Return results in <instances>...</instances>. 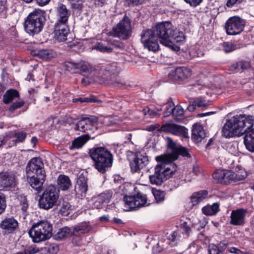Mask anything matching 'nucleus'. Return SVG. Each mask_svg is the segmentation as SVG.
I'll list each match as a JSON object with an SVG mask.
<instances>
[{"mask_svg": "<svg viewBox=\"0 0 254 254\" xmlns=\"http://www.w3.org/2000/svg\"><path fill=\"white\" fill-rule=\"evenodd\" d=\"M24 104V101L23 100L16 101L15 102H13V103L11 104V105H10V106L9 107L8 110L9 112L12 113L15 110L19 109L20 108L23 107Z\"/></svg>", "mask_w": 254, "mask_h": 254, "instance_id": "obj_46", "label": "nucleus"}, {"mask_svg": "<svg viewBox=\"0 0 254 254\" xmlns=\"http://www.w3.org/2000/svg\"><path fill=\"white\" fill-rule=\"evenodd\" d=\"M155 161L160 163L157 165H162V167L164 168H169L170 169L172 167V164H176L174 163V160L171 157L170 153L168 155H160L155 157Z\"/></svg>", "mask_w": 254, "mask_h": 254, "instance_id": "obj_32", "label": "nucleus"}, {"mask_svg": "<svg viewBox=\"0 0 254 254\" xmlns=\"http://www.w3.org/2000/svg\"><path fill=\"white\" fill-rule=\"evenodd\" d=\"M77 64L72 62L66 61L64 63L65 69L72 73H77Z\"/></svg>", "mask_w": 254, "mask_h": 254, "instance_id": "obj_43", "label": "nucleus"}, {"mask_svg": "<svg viewBox=\"0 0 254 254\" xmlns=\"http://www.w3.org/2000/svg\"><path fill=\"white\" fill-rule=\"evenodd\" d=\"M90 139V136L88 134H84L78 136L73 140L71 145L69 146V149L70 150L74 149H79L85 145L87 141Z\"/></svg>", "mask_w": 254, "mask_h": 254, "instance_id": "obj_29", "label": "nucleus"}, {"mask_svg": "<svg viewBox=\"0 0 254 254\" xmlns=\"http://www.w3.org/2000/svg\"><path fill=\"white\" fill-rule=\"evenodd\" d=\"M111 45L117 49H123L124 47L123 42L116 40L111 41Z\"/></svg>", "mask_w": 254, "mask_h": 254, "instance_id": "obj_55", "label": "nucleus"}, {"mask_svg": "<svg viewBox=\"0 0 254 254\" xmlns=\"http://www.w3.org/2000/svg\"><path fill=\"white\" fill-rule=\"evenodd\" d=\"M59 189L55 186H48L41 195L38 201L39 207L49 210L56 205L59 198Z\"/></svg>", "mask_w": 254, "mask_h": 254, "instance_id": "obj_7", "label": "nucleus"}, {"mask_svg": "<svg viewBox=\"0 0 254 254\" xmlns=\"http://www.w3.org/2000/svg\"><path fill=\"white\" fill-rule=\"evenodd\" d=\"M221 252L217 247L216 245H212L209 250V254H221Z\"/></svg>", "mask_w": 254, "mask_h": 254, "instance_id": "obj_60", "label": "nucleus"}, {"mask_svg": "<svg viewBox=\"0 0 254 254\" xmlns=\"http://www.w3.org/2000/svg\"><path fill=\"white\" fill-rule=\"evenodd\" d=\"M172 115L175 117H179L183 116L184 114V110L181 106L177 105L173 107L172 111Z\"/></svg>", "mask_w": 254, "mask_h": 254, "instance_id": "obj_50", "label": "nucleus"}, {"mask_svg": "<svg viewBox=\"0 0 254 254\" xmlns=\"http://www.w3.org/2000/svg\"><path fill=\"white\" fill-rule=\"evenodd\" d=\"M228 245V242L226 240H222L218 243V245H217L218 250L221 252V253H224L225 250L226 249V247Z\"/></svg>", "mask_w": 254, "mask_h": 254, "instance_id": "obj_54", "label": "nucleus"}, {"mask_svg": "<svg viewBox=\"0 0 254 254\" xmlns=\"http://www.w3.org/2000/svg\"><path fill=\"white\" fill-rule=\"evenodd\" d=\"M175 107V105L174 104L172 98H170L168 103L165 105V111L164 112V116L165 117H168L172 115L173 107Z\"/></svg>", "mask_w": 254, "mask_h": 254, "instance_id": "obj_44", "label": "nucleus"}, {"mask_svg": "<svg viewBox=\"0 0 254 254\" xmlns=\"http://www.w3.org/2000/svg\"><path fill=\"white\" fill-rule=\"evenodd\" d=\"M26 172L30 186L38 192H40L46 179L44 164L41 158H31L27 163Z\"/></svg>", "mask_w": 254, "mask_h": 254, "instance_id": "obj_4", "label": "nucleus"}, {"mask_svg": "<svg viewBox=\"0 0 254 254\" xmlns=\"http://www.w3.org/2000/svg\"><path fill=\"white\" fill-rule=\"evenodd\" d=\"M230 170L218 169L215 170L214 172L212 173V178L216 181V182L223 185H226V180H228V172Z\"/></svg>", "mask_w": 254, "mask_h": 254, "instance_id": "obj_31", "label": "nucleus"}, {"mask_svg": "<svg viewBox=\"0 0 254 254\" xmlns=\"http://www.w3.org/2000/svg\"><path fill=\"white\" fill-rule=\"evenodd\" d=\"M192 102H195L196 106L198 107H207V103L203 100L197 99L196 100H194Z\"/></svg>", "mask_w": 254, "mask_h": 254, "instance_id": "obj_64", "label": "nucleus"}, {"mask_svg": "<svg viewBox=\"0 0 254 254\" xmlns=\"http://www.w3.org/2000/svg\"><path fill=\"white\" fill-rule=\"evenodd\" d=\"M135 156L129 163L130 171L132 173H135L138 170L146 167L149 161L148 156L140 152H136Z\"/></svg>", "mask_w": 254, "mask_h": 254, "instance_id": "obj_20", "label": "nucleus"}, {"mask_svg": "<svg viewBox=\"0 0 254 254\" xmlns=\"http://www.w3.org/2000/svg\"><path fill=\"white\" fill-rule=\"evenodd\" d=\"M229 70L232 72H240V66L238 62H236L235 64H232L229 66Z\"/></svg>", "mask_w": 254, "mask_h": 254, "instance_id": "obj_56", "label": "nucleus"}, {"mask_svg": "<svg viewBox=\"0 0 254 254\" xmlns=\"http://www.w3.org/2000/svg\"><path fill=\"white\" fill-rule=\"evenodd\" d=\"M95 71L90 73L87 76L84 77L81 79V84L84 86L88 85L93 84L95 82L99 83L100 78L98 75H95Z\"/></svg>", "mask_w": 254, "mask_h": 254, "instance_id": "obj_39", "label": "nucleus"}, {"mask_svg": "<svg viewBox=\"0 0 254 254\" xmlns=\"http://www.w3.org/2000/svg\"><path fill=\"white\" fill-rule=\"evenodd\" d=\"M160 129V127H159V124H151L146 127V130L148 131H154L155 130H157L158 131V130Z\"/></svg>", "mask_w": 254, "mask_h": 254, "instance_id": "obj_58", "label": "nucleus"}, {"mask_svg": "<svg viewBox=\"0 0 254 254\" xmlns=\"http://www.w3.org/2000/svg\"><path fill=\"white\" fill-rule=\"evenodd\" d=\"M59 247L55 243H52L42 248L40 250L36 246H31L25 248L22 252H17L15 254H56L58 252Z\"/></svg>", "mask_w": 254, "mask_h": 254, "instance_id": "obj_15", "label": "nucleus"}, {"mask_svg": "<svg viewBox=\"0 0 254 254\" xmlns=\"http://www.w3.org/2000/svg\"><path fill=\"white\" fill-rule=\"evenodd\" d=\"M98 119L95 117L90 118H82L77 120L76 124L72 127L74 131H80L85 132L92 131L97 125Z\"/></svg>", "mask_w": 254, "mask_h": 254, "instance_id": "obj_16", "label": "nucleus"}, {"mask_svg": "<svg viewBox=\"0 0 254 254\" xmlns=\"http://www.w3.org/2000/svg\"><path fill=\"white\" fill-rule=\"evenodd\" d=\"M58 184L59 188L62 190L65 191L69 189L72 184L68 176L60 175L58 179Z\"/></svg>", "mask_w": 254, "mask_h": 254, "instance_id": "obj_37", "label": "nucleus"}, {"mask_svg": "<svg viewBox=\"0 0 254 254\" xmlns=\"http://www.w3.org/2000/svg\"><path fill=\"white\" fill-rule=\"evenodd\" d=\"M19 92L15 89L10 88L7 90L2 96V102L5 104H8L16 98H19Z\"/></svg>", "mask_w": 254, "mask_h": 254, "instance_id": "obj_33", "label": "nucleus"}, {"mask_svg": "<svg viewBox=\"0 0 254 254\" xmlns=\"http://www.w3.org/2000/svg\"><path fill=\"white\" fill-rule=\"evenodd\" d=\"M205 225H206V222L199 221L197 224L192 225V227L196 229L197 231H200L203 228H204Z\"/></svg>", "mask_w": 254, "mask_h": 254, "instance_id": "obj_57", "label": "nucleus"}, {"mask_svg": "<svg viewBox=\"0 0 254 254\" xmlns=\"http://www.w3.org/2000/svg\"><path fill=\"white\" fill-rule=\"evenodd\" d=\"M247 213V210L243 208L232 210L230 224L236 226L244 225Z\"/></svg>", "mask_w": 254, "mask_h": 254, "instance_id": "obj_24", "label": "nucleus"}, {"mask_svg": "<svg viewBox=\"0 0 254 254\" xmlns=\"http://www.w3.org/2000/svg\"><path fill=\"white\" fill-rule=\"evenodd\" d=\"M28 135V133L25 130L16 129L7 132L3 137L4 141L7 142V146L10 148L24 143Z\"/></svg>", "mask_w": 254, "mask_h": 254, "instance_id": "obj_12", "label": "nucleus"}, {"mask_svg": "<svg viewBox=\"0 0 254 254\" xmlns=\"http://www.w3.org/2000/svg\"><path fill=\"white\" fill-rule=\"evenodd\" d=\"M192 73V69L188 66H177L169 71L167 77L170 82L178 84H182L190 78Z\"/></svg>", "mask_w": 254, "mask_h": 254, "instance_id": "obj_10", "label": "nucleus"}, {"mask_svg": "<svg viewBox=\"0 0 254 254\" xmlns=\"http://www.w3.org/2000/svg\"><path fill=\"white\" fill-rule=\"evenodd\" d=\"M172 167L164 168L162 165H157L155 167L154 174L149 176V180L151 184L157 186L162 185L164 180H168L171 178L173 175L175 173L177 170L176 164H172Z\"/></svg>", "mask_w": 254, "mask_h": 254, "instance_id": "obj_8", "label": "nucleus"}, {"mask_svg": "<svg viewBox=\"0 0 254 254\" xmlns=\"http://www.w3.org/2000/svg\"><path fill=\"white\" fill-rule=\"evenodd\" d=\"M246 21L240 17H230L226 21L225 29L229 35L239 34L244 30Z\"/></svg>", "mask_w": 254, "mask_h": 254, "instance_id": "obj_14", "label": "nucleus"}, {"mask_svg": "<svg viewBox=\"0 0 254 254\" xmlns=\"http://www.w3.org/2000/svg\"><path fill=\"white\" fill-rule=\"evenodd\" d=\"M124 201L128 206L130 210H134L136 208L142 207L147 203L146 195L140 192H137L136 194L125 196Z\"/></svg>", "mask_w": 254, "mask_h": 254, "instance_id": "obj_17", "label": "nucleus"}, {"mask_svg": "<svg viewBox=\"0 0 254 254\" xmlns=\"http://www.w3.org/2000/svg\"><path fill=\"white\" fill-rule=\"evenodd\" d=\"M78 119V118H73L71 117H68L66 118L65 122L66 124L72 125V127H73L74 125H76Z\"/></svg>", "mask_w": 254, "mask_h": 254, "instance_id": "obj_61", "label": "nucleus"}, {"mask_svg": "<svg viewBox=\"0 0 254 254\" xmlns=\"http://www.w3.org/2000/svg\"><path fill=\"white\" fill-rule=\"evenodd\" d=\"M45 17H27L24 22V28L27 34L33 36L39 33L44 27Z\"/></svg>", "mask_w": 254, "mask_h": 254, "instance_id": "obj_11", "label": "nucleus"}, {"mask_svg": "<svg viewBox=\"0 0 254 254\" xmlns=\"http://www.w3.org/2000/svg\"><path fill=\"white\" fill-rule=\"evenodd\" d=\"M180 228L183 230V232L186 235L188 238L190 235L191 232V229L190 225L188 224L187 222H183L181 225H180Z\"/></svg>", "mask_w": 254, "mask_h": 254, "instance_id": "obj_51", "label": "nucleus"}, {"mask_svg": "<svg viewBox=\"0 0 254 254\" xmlns=\"http://www.w3.org/2000/svg\"><path fill=\"white\" fill-rule=\"evenodd\" d=\"M68 17H60L54 27L55 38L59 42L67 40V35L69 33V29L67 25Z\"/></svg>", "mask_w": 254, "mask_h": 254, "instance_id": "obj_13", "label": "nucleus"}, {"mask_svg": "<svg viewBox=\"0 0 254 254\" xmlns=\"http://www.w3.org/2000/svg\"><path fill=\"white\" fill-rule=\"evenodd\" d=\"M18 228V222L13 217L6 218L0 223V229L2 230L3 235L13 233Z\"/></svg>", "mask_w": 254, "mask_h": 254, "instance_id": "obj_23", "label": "nucleus"}, {"mask_svg": "<svg viewBox=\"0 0 254 254\" xmlns=\"http://www.w3.org/2000/svg\"><path fill=\"white\" fill-rule=\"evenodd\" d=\"M158 132H168L184 138L188 137V129L184 126L175 124H162Z\"/></svg>", "mask_w": 254, "mask_h": 254, "instance_id": "obj_18", "label": "nucleus"}, {"mask_svg": "<svg viewBox=\"0 0 254 254\" xmlns=\"http://www.w3.org/2000/svg\"><path fill=\"white\" fill-rule=\"evenodd\" d=\"M88 154L93 162L94 168L102 174L112 166L113 155L107 148L95 146L88 149Z\"/></svg>", "mask_w": 254, "mask_h": 254, "instance_id": "obj_5", "label": "nucleus"}, {"mask_svg": "<svg viewBox=\"0 0 254 254\" xmlns=\"http://www.w3.org/2000/svg\"><path fill=\"white\" fill-rule=\"evenodd\" d=\"M31 55L48 61L57 56L56 52L52 49H36L31 51Z\"/></svg>", "mask_w": 254, "mask_h": 254, "instance_id": "obj_25", "label": "nucleus"}, {"mask_svg": "<svg viewBox=\"0 0 254 254\" xmlns=\"http://www.w3.org/2000/svg\"><path fill=\"white\" fill-rule=\"evenodd\" d=\"M153 193L156 201L157 202H161L164 200L165 196V192L160 190H154Z\"/></svg>", "mask_w": 254, "mask_h": 254, "instance_id": "obj_45", "label": "nucleus"}, {"mask_svg": "<svg viewBox=\"0 0 254 254\" xmlns=\"http://www.w3.org/2000/svg\"><path fill=\"white\" fill-rule=\"evenodd\" d=\"M221 48L224 52L228 54L235 51L236 50L240 48L239 46L237 45V42L235 40H231L228 42H224L221 44Z\"/></svg>", "mask_w": 254, "mask_h": 254, "instance_id": "obj_38", "label": "nucleus"}, {"mask_svg": "<svg viewBox=\"0 0 254 254\" xmlns=\"http://www.w3.org/2000/svg\"><path fill=\"white\" fill-rule=\"evenodd\" d=\"M72 230L73 232V235H80L89 232L90 228L86 225V224H81L74 226Z\"/></svg>", "mask_w": 254, "mask_h": 254, "instance_id": "obj_40", "label": "nucleus"}, {"mask_svg": "<svg viewBox=\"0 0 254 254\" xmlns=\"http://www.w3.org/2000/svg\"><path fill=\"white\" fill-rule=\"evenodd\" d=\"M180 145H178L176 142H174L170 137H167V146L168 149L171 150V152L174 151Z\"/></svg>", "mask_w": 254, "mask_h": 254, "instance_id": "obj_49", "label": "nucleus"}, {"mask_svg": "<svg viewBox=\"0 0 254 254\" xmlns=\"http://www.w3.org/2000/svg\"><path fill=\"white\" fill-rule=\"evenodd\" d=\"M58 11L59 14L62 16H69L70 14V11L67 9L65 5L63 4L58 7Z\"/></svg>", "mask_w": 254, "mask_h": 254, "instance_id": "obj_48", "label": "nucleus"}, {"mask_svg": "<svg viewBox=\"0 0 254 254\" xmlns=\"http://www.w3.org/2000/svg\"><path fill=\"white\" fill-rule=\"evenodd\" d=\"M18 179L15 174L11 172L0 173V187L4 190L14 188L17 185Z\"/></svg>", "mask_w": 254, "mask_h": 254, "instance_id": "obj_19", "label": "nucleus"}, {"mask_svg": "<svg viewBox=\"0 0 254 254\" xmlns=\"http://www.w3.org/2000/svg\"><path fill=\"white\" fill-rule=\"evenodd\" d=\"M93 49L97 50L99 52L106 53H111L113 52V49L105 46L102 42H98L93 46Z\"/></svg>", "mask_w": 254, "mask_h": 254, "instance_id": "obj_42", "label": "nucleus"}, {"mask_svg": "<svg viewBox=\"0 0 254 254\" xmlns=\"http://www.w3.org/2000/svg\"><path fill=\"white\" fill-rule=\"evenodd\" d=\"M17 199L19 201L21 210H22L23 213H26L28 208V203L26 196L23 194H18L17 195Z\"/></svg>", "mask_w": 254, "mask_h": 254, "instance_id": "obj_41", "label": "nucleus"}, {"mask_svg": "<svg viewBox=\"0 0 254 254\" xmlns=\"http://www.w3.org/2000/svg\"><path fill=\"white\" fill-rule=\"evenodd\" d=\"M187 3H189L190 6L196 7L198 5L202 0H184Z\"/></svg>", "mask_w": 254, "mask_h": 254, "instance_id": "obj_62", "label": "nucleus"}, {"mask_svg": "<svg viewBox=\"0 0 254 254\" xmlns=\"http://www.w3.org/2000/svg\"><path fill=\"white\" fill-rule=\"evenodd\" d=\"M132 33L131 20L128 17H124L118 24L112 27L109 35L123 40H126L129 39Z\"/></svg>", "mask_w": 254, "mask_h": 254, "instance_id": "obj_9", "label": "nucleus"}, {"mask_svg": "<svg viewBox=\"0 0 254 254\" xmlns=\"http://www.w3.org/2000/svg\"><path fill=\"white\" fill-rule=\"evenodd\" d=\"M219 211V203L215 202L212 205L207 204L201 208V212L206 216H214Z\"/></svg>", "mask_w": 254, "mask_h": 254, "instance_id": "obj_35", "label": "nucleus"}, {"mask_svg": "<svg viewBox=\"0 0 254 254\" xmlns=\"http://www.w3.org/2000/svg\"><path fill=\"white\" fill-rule=\"evenodd\" d=\"M71 6L74 9H81L83 7L82 0H69Z\"/></svg>", "mask_w": 254, "mask_h": 254, "instance_id": "obj_52", "label": "nucleus"}, {"mask_svg": "<svg viewBox=\"0 0 254 254\" xmlns=\"http://www.w3.org/2000/svg\"><path fill=\"white\" fill-rule=\"evenodd\" d=\"M77 73H86L88 70V66L86 64H77Z\"/></svg>", "mask_w": 254, "mask_h": 254, "instance_id": "obj_53", "label": "nucleus"}, {"mask_svg": "<svg viewBox=\"0 0 254 254\" xmlns=\"http://www.w3.org/2000/svg\"><path fill=\"white\" fill-rule=\"evenodd\" d=\"M227 251L230 253L234 254H243V252L241 251L240 249H237L234 247L228 248Z\"/></svg>", "mask_w": 254, "mask_h": 254, "instance_id": "obj_63", "label": "nucleus"}, {"mask_svg": "<svg viewBox=\"0 0 254 254\" xmlns=\"http://www.w3.org/2000/svg\"><path fill=\"white\" fill-rule=\"evenodd\" d=\"M112 192L109 190L104 191L92 198L94 209H100L105 204H108L111 200Z\"/></svg>", "mask_w": 254, "mask_h": 254, "instance_id": "obj_22", "label": "nucleus"}, {"mask_svg": "<svg viewBox=\"0 0 254 254\" xmlns=\"http://www.w3.org/2000/svg\"><path fill=\"white\" fill-rule=\"evenodd\" d=\"M87 181L88 179L83 173L80 174L77 177L75 186H74L76 194L80 195L81 197H86L88 190Z\"/></svg>", "mask_w": 254, "mask_h": 254, "instance_id": "obj_21", "label": "nucleus"}, {"mask_svg": "<svg viewBox=\"0 0 254 254\" xmlns=\"http://www.w3.org/2000/svg\"><path fill=\"white\" fill-rule=\"evenodd\" d=\"M243 134L244 143L246 149L251 152H254V128H246Z\"/></svg>", "mask_w": 254, "mask_h": 254, "instance_id": "obj_27", "label": "nucleus"}, {"mask_svg": "<svg viewBox=\"0 0 254 254\" xmlns=\"http://www.w3.org/2000/svg\"><path fill=\"white\" fill-rule=\"evenodd\" d=\"M228 179L226 180V185H230L238 183L240 181L244 180L247 177V173L244 172L242 174L239 175L237 174L231 170L228 172Z\"/></svg>", "mask_w": 254, "mask_h": 254, "instance_id": "obj_34", "label": "nucleus"}, {"mask_svg": "<svg viewBox=\"0 0 254 254\" xmlns=\"http://www.w3.org/2000/svg\"><path fill=\"white\" fill-rule=\"evenodd\" d=\"M254 117L253 115L240 114L233 116L226 120L222 127V134L226 138L241 136L246 131V128L253 127Z\"/></svg>", "mask_w": 254, "mask_h": 254, "instance_id": "obj_2", "label": "nucleus"}, {"mask_svg": "<svg viewBox=\"0 0 254 254\" xmlns=\"http://www.w3.org/2000/svg\"><path fill=\"white\" fill-rule=\"evenodd\" d=\"M6 207L5 196L3 193L0 192V214L5 211Z\"/></svg>", "mask_w": 254, "mask_h": 254, "instance_id": "obj_47", "label": "nucleus"}, {"mask_svg": "<svg viewBox=\"0 0 254 254\" xmlns=\"http://www.w3.org/2000/svg\"><path fill=\"white\" fill-rule=\"evenodd\" d=\"M171 157L175 161L178 160L179 156H182L184 158H190L191 155L190 150L187 147L179 145L174 151L171 152Z\"/></svg>", "mask_w": 254, "mask_h": 254, "instance_id": "obj_28", "label": "nucleus"}, {"mask_svg": "<svg viewBox=\"0 0 254 254\" xmlns=\"http://www.w3.org/2000/svg\"><path fill=\"white\" fill-rule=\"evenodd\" d=\"M208 194V191L205 190L194 192L191 196H190V202H191L192 206H194L199 204L201 201L207 198Z\"/></svg>", "mask_w": 254, "mask_h": 254, "instance_id": "obj_30", "label": "nucleus"}, {"mask_svg": "<svg viewBox=\"0 0 254 254\" xmlns=\"http://www.w3.org/2000/svg\"><path fill=\"white\" fill-rule=\"evenodd\" d=\"M46 14L45 12L40 9H36L33 12H31L28 16H44Z\"/></svg>", "mask_w": 254, "mask_h": 254, "instance_id": "obj_59", "label": "nucleus"}, {"mask_svg": "<svg viewBox=\"0 0 254 254\" xmlns=\"http://www.w3.org/2000/svg\"><path fill=\"white\" fill-rule=\"evenodd\" d=\"M73 232L71 228L64 227L60 229L58 233L55 235V238L56 240H62L66 238L72 237Z\"/></svg>", "mask_w": 254, "mask_h": 254, "instance_id": "obj_36", "label": "nucleus"}, {"mask_svg": "<svg viewBox=\"0 0 254 254\" xmlns=\"http://www.w3.org/2000/svg\"><path fill=\"white\" fill-rule=\"evenodd\" d=\"M98 68V76L100 78V84L104 83L122 89L127 88V82L119 76L122 69L118 66V64L113 62L103 64L99 65Z\"/></svg>", "mask_w": 254, "mask_h": 254, "instance_id": "obj_3", "label": "nucleus"}, {"mask_svg": "<svg viewBox=\"0 0 254 254\" xmlns=\"http://www.w3.org/2000/svg\"><path fill=\"white\" fill-rule=\"evenodd\" d=\"M184 33L173 26L171 22H158L151 29L146 30L141 34V42L145 49L152 52L159 50L158 40L160 43L175 52L180 50V45L185 40Z\"/></svg>", "mask_w": 254, "mask_h": 254, "instance_id": "obj_1", "label": "nucleus"}, {"mask_svg": "<svg viewBox=\"0 0 254 254\" xmlns=\"http://www.w3.org/2000/svg\"><path fill=\"white\" fill-rule=\"evenodd\" d=\"M52 231L51 224L48 221L41 220L32 225L28 233L34 243H38L51 238Z\"/></svg>", "mask_w": 254, "mask_h": 254, "instance_id": "obj_6", "label": "nucleus"}, {"mask_svg": "<svg viewBox=\"0 0 254 254\" xmlns=\"http://www.w3.org/2000/svg\"><path fill=\"white\" fill-rule=\"evenodd\" d=\"M205 137V132L203 126L200 124L193 125L191 139L196 143H199Z\"/></svg>", "mask_w": 254, "mask_h": 254, "instance_id": "obj_26", "label": "nucleus"}]
</instances>
